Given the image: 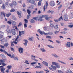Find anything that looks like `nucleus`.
<instances>
[{
  "label": "nucleus",
  "mask_w": 73,
  "mask_h": 73,
  "mask_svg": "<svg viewBox=\"0 0 73 73\" xmlns=\"http://www.w3.org/2000/svg\"><path fill=\"white\" fill-rule=\"evenodd\" d=\"M31 10L27 9V13H28V15H30L31 14Z\"/></svg>",
  "instance_id": "c9c22d12"
},
{
  "label": "nucleus",
  "mask_w": 73,
  "mask_h": 73,
  "mask_svg": "<svg viewBox=\"0 0 73 73\" xmlns=\"http://www.w3.org/2000/svg\"><path fill=\"white\" fill-rule=\"evenodd\" d=\"M35 69H38V68L39 69H41V67L40 66H37L35 67Z\"/></svg>",
  "instance_id": "79ce46f5"
},
{
  "label": "nucleus",
  "mask_w": 73,
  "mask_h": 73,
  "mask_svg": "<svg viewBox=\"0 0 73 73\" xmlns=\"http://www.w3.org/2000/svg\"><path fill=\"white\" fill-rule=\"evenodd\" d=\"M33 6L31 5L29 6L28 7V8L29 9H33Z\"/></svg>",
  "instance_id": "c85d7f7f"
},
{
  "label": "nucleus",
  "mask_w": 73,
  "mask_h": 73,
  "mask_svg": "<svg viewBox=\"0 0 73 73\" xmlns=\"http://www.w3.org/2000/svg\"><path fill=\"white\" fill-rule=\"evenodd\" d=\"M25 64H27L28 65H29V63H28V60H26L25 62Z\"/></svg>",
  "instance_id": "4d7b16f0"
},
{
  "label": "nucleus",
  "mask_w": 73,
  "mask_h": 73,
  "mask_svg": "<svg viewBox=\"0 0 73 73\" xmlns=\"http://www.w3.org/2000/svg\"><path fill=\"white\" fill-rule=\"evenodd\" d=\"M30 22L31 23H35V21L33 19H31L30 20Z\"/></svg>",
  "instance_id": "412c9836"
},
{
  "label": "nucleus",
  "mask_w": 73,
  "mask_h": 73,
  "mask_svg": "<svg viewBox=\"0 0 73 73\" xmlns=\"http://www.w3.org/2000/svg\"><path fill=\"white\" fill-rule=\"evenodd\" d=\"M24 21H25V23L27 24L28 23V20L26 19H24Z\"/></svg>",
  "instance_id": "c03bdc74"
},
{
  "label": "nucleus",
  "mask_w": 73,
  "mask_h": 73,
  "mask_svg": "<svg viewBox=\"0 0 73 73\" xmlns=\"http://www.w3.org/2000/svg\"><path fill=\"white\" fill-rule=\"evenodd\" d=\"M0 46L1 48L3 49H4V46H2V45H0Z\"/></svg>",
  "instance_id": "0e129e2a"
},
{
  "label": "nucleus",
  "mask_w": 73,
  "mask_h": 73,
  "mask_svg": "<svg viewBox=\"0 0 73 73\" xmlns=\"http://www.w3.org/2000/svg\"><path fill=\"white\" fill-rule=\"evenodd\" d=\"M0 56L2 57V58H6V56H5V55L4 54H1L0 55Z\"/></svg>",
  "instance_id": "4be33fe9"
},
{
  "label": "nucleus",
  "mask_w": 73,
  "mask_h": 73,
  "mask_svg": "<svg viewBox=\"0 0 73 73\" xmlns=\"http://www.w3.org/2000/svg\"><path fill=\"white\" fill-rule=\"evenodd\" d=\"M4 35V33L1 32V31H0V35L2 36H3V35Z\"/></svg>",
  "instance_id": "49530a36"
},
{
  "label": "nucleus",
  "mask_w": 73,
  "mask_h": 73,
  "mask_svg": "<svg viewBox=\"0 0 73 73\" xmlns=\"http://www.w3.org/2000/svg\"><path fill=\"white\" fill-rule=\"evenodd\" d=\"M24 27L25 28H27V24L25 23L24 24Z\"/></svg>",
  "instance_id": "338daca9"
},
{
  "label": "nucleus",
  "mask_w": 73,
  "mask_h": 73,
  "mask_svg": "<svg viewBox=\"0 0 73 73\" xmlns=\"http://www.w3.org/2000/svg\"><path fill=\"white\" fill-rule=\"evenodd\" d=\"M11 15V14L10 13L6 15V17H9Z\"/></svg>",
  "instance_id": "b1692460"
},
{
  "label": "nucleus",
  "mask_w": 73,
  "mask_h": 73,
  "mask_svg": "<svg viewBox=\"0 0 73 73\" xmlns=\"http://www.w3.org/2000/svg\"><path fill=\"white\" fill-rule=\"evenodd\" d=\"M47 46H48V47H49L50 48H54V47H53L52 45H48Z\"/></svg>",
  "instance_id": "603ef678"
},
{
  "label": "nucleus",
  "mask_w": 73,
  "mask_h": 73,
  "mask_svg": "<svg viewBox=\"0 0 73 73\" xmlns=\"http://www.w3.org/2000/svg\"><path fill=\"white\" fill-rule=\"evenodd\" d=\"M42 63L44 65H45V66H48V63L46 61H43L42 62Z\"/></svg>",
  "instance_id": "f8f14e48"
},
{
  "label": "nucleus",
  "mask_w": 73,
  "mask_h": 73,
  "mask_svg": "<svg viewBox=\"0 0 73 73\" xmlns=\"http://www.w3.org/2000/svg\"><path fill=\"white\" fill-rule=\"evenodd\" d=\"M29 41H33L34 40V38L33 37L29 38Z\"/></svg>",
  "instance_id": "2f4dec72"
},
{
  "label": "nucleus",
  "mask_w": 73,
  "mask_h": 73,
  "mask_svg": "<svg viewBox=\"0 0 73 73\" xmlns=\"http://www.w3.org/2000/svg\"><path fill=\"white\" fill-rule=\"evenodd\" d=\"M7 23L8 24H9L10 25H11V22L9 21H7Z\"/></svg>",
  "instance_id": "e2e57ef3"
},
{
  "label": "nucleus",
  "mask_w": 73,
  "mask_h": 73,
  "mask_svg": "<svg viewBox=\"0 0 73 73\" xmlns=\"http://www.w3.org/2000/svg\"><path fill=\"white\" fill-rule=\"evenodd\" d=\"M1 27L2 28H4V27H5V25H1Z\"/></svg>",
  "instance_id": "680f3d73"
},
{
  "label": "nucleus",
  "mask_w": 73,
  "mask_h": 73,
  "mask_svg": "<svg viewBox=\"0 0 73 73\" xmlns=\"http://www.w3.org/2000/svg\"><path fill=\"white\" fill-rule=\"evenodd\" d=\"M0 70L1 72H4V71L5 70V68H1L0 69Z\"/></svg>",
  "instance_id": "bb28decb"
},
{
  "label": "nucleus",
  "mask_w": 73,
  "mask_h": 73,
  "mask_svg": "<svg viewBox=\"0 0 73 73\" xmlns=\"http://www.w3.org/2000/svg\"><path fill=\"white\" fill-rule=\"evenodd\" d=\"M58 61H59V62H60L62 63V64H64V65H66V63L64 62H63L62 61H60V60H58Z\"/></svg>",
  "instance_id": "a18cd8bd"
},
{
  "label": "nucleus",
  "mask_w": 73,
  "mask_h": 73,
  "mask_svg": "<svg viewBox=\"0 0 73 73\" xmlns=\"http://www.w3.org/2000/svg\"><path fill=\"white\" fill-rule=\"evenodd\" d=\"M70 42H68L67 43V44L66 45V47H67V48H70Z\"/></svg>",
  "instance_id": "9b49d317"
},
{
  "label": "nucleus",
  "mask_w": 73,
  "mask_h": 73,
  "mask_svg": "<svg viewBox=\"0 0 73 73\" xmlns=\"http://www.w3.org/2000/svg\"><path fill=\"white\" fill-rule=\"evenodd\" d=\"M53 33L52 32H49L48 33V34L52 35H53Z\"/></svg>",
  "instance_id": "864d4df0"
},
{
  "label": "nucleus",
  "mask_w": 73,
  "mask_h": 73,
  "mask_svg": "<svg viewBox=\"0 0 73 73\" xmlns=\"http://www.w3.org/2000/svg\"><path fill=\"white\" fill-rule=\"evenodd\" d=\"M7 68L9 70L11 69L12 68V66L8 65L7 66Z\"/></svg>",
  "instance_id": "cd10ccee"
},
{
  "label": "nucleus",
  "mask_w": 73,
  "mask_h": 73,
  "mask_svg": "<svg viewBox=\"0 0 73 73\" xmlns=\"http://www.w3.org/2000/svg\"><path fill=\"white\" fill-rule=\"evenodd\" d=\"M52 56L55 57V58H59V56H57V55H56V54H52Z\"/></svg>",
  "instance_id": "dca6fc26"
},
{
  "label": "nucleus",
  "mask_w": 73,
  "mask_h": 73,
  "mask_svg": "<svg viewBox=\"0 0 73 73\" xmlns=\"http://www.w3.org/2000/svg\"><path fill=\"white\" fill-rule=\"evenodd\" d=\"M54 28L56 29H58V25L56 23L54 24Z\"/></svg>",
  "instance_id": "ddd939ff"
},
{
  "label": "nucleus",
  "mask_w": 73,
  "mask_h": 73,
  "mask_svg": "<svg viewBox=\"0 0 73 73\" xmlns=\"http://www.w3.org/2000/svg\"><path fill=\"white\" fill-rule=\"evenodd\" d=\"M44 19H42V18H41V16L39 17V19H38V21H43Z\"/></svg>",
  "instance_id": "6ab92c4d"
},
{
  "label": "nucleus",
  "mask_w": 73,
  "mask_h": 73,
  "mask_svg": "<svg viewBox=\"0 0 73 73\" xmlns=\"http://www.w3.org/2000/svg\"><path fill=\"white\" fill-rule=\"evenodd\" d=\"M0 52H3V53H5V54H8V53L4 50H3V49H2V48H1L0 49Z\"/></svg>",
  "instance_id": "423d86ee"
},
{
  "label": "nucleus",
  "mask_w": 73,
  "mask_h": 73,
  "mask_svg": "<svg viewBox=\"0 0 73 73\" xmlns=\"http://www.w3.org/2000/svg\"><path fill=\"white\" fill-rule=\"evenodd\" d=\"M68 15L66 14H65L64 16V19L65 21H68L69 20L68 19Z\"/></svg>",
  "instance_id": "20e7f679"
},
{
  "label": "nucleus",
  "mask_w": 73,
  "mask_h": 73,
  "mask_svg": "<svg viewBox=\"0 0 73 73\" xmlns=\"http://www.w3.org/2000/svg\"><path fill=\"white\" fill-rule=\"evenodd\" d=\"M11 46H15V45H14V44H13V42H11Z\"/></svg>",
  "instance_id": "de8ad7c7"
},
{
  "label": "nucleus",
  "mask_w": 73,
  "mask_h": 73,
  "mask_svg": "<svg viewBox=\"0 0 73 73\" xmlns=\"http://www.w3.org/2000/svg\"><path fill=\"white\" fill-rule=\"evenodd\" d=\"M14 60H16V61H18V60H19V59H18V57L17 56L16 57H15L14 58Z\"/></svg>",
  "instance_id": "a19ab883"
},
{
  "label": "nucleus",
  "mask_w": 73,
  "mask_h": 73,
  "mask_svg": "<svg viewBox=\"0 0 73 73\" xmlns=\"http://www.w3.org/2000/svg\"><path fill=\"white\" fill-rule=\"evenodd\" d=\"M11 33L13 35H15L16 33V31L15 29H12L11 31Z\"/></svg>",
  "instance_id": "f03ea898"
},
{
  "label": "nucleus",
  "mask_w": 73,
  "mask_h": 73,
  "mask_svg": "<svg viewBox=\"0 0 73 73\" xmlns=\"http://www.w3.org/2000/svg\"><path fill=\"white\" fill-rule=\"evenodd\" d=\"M62 5H60V6L58 8V10H60V9L62 7Z\"/></svg>",
  "instance_id": "3c124183"
},
{
  "label": "nucleus",
  "mask_w": 73,
  "mask_h": 73,
  "mask_svg": "<svg viewBox=\"0 0 73 73\" xmlns=\"http://www.w3.org/2000/svg\"><path fill=\"white\" fill-rule=\"evenodd\" d=\"M63 20V18L62 17V16H61L58 19V21H60L61 20Z\"/></svg>",
  "instance_id": "8fccbe9b"
},
{
  "label": "nucleus",
  "mask_w": 73,
  "mask_h": 73,
  "mask_svg": "<svg viewBox=\"0 0 73 73\" xmlns=\"http://www.w3.org/2000/svg\"><path fill=\"white\" fill-rule=\"evenodd\" d=\"M58 72L59 73H63V72L61 70H58Z\"/></svg>",
  "instance_id": "052dcab7"
},
{
  "label": "nucleus",
  "mask_w": 73,
  "mask_h": 73,
  "mask_svg": "<svg viewBox=\"0 0 73 73\" xmlns=\"http://www.w3.org/2000/svg\"><path fill=\"white\" fill-rule=\"evenodd\" d=\"M51 66L53 69L54 70H56V66L51 65Z\"/></svg>",
  "instance_id": "5701e85b"
},
{
  "label": "nucleus",
  "mask_w": 73,
  "mask_h": 73,
  "mask_svg": "<svg viewBox=\"0 0 73 73\" xmlns=\"http://www.w3.org/2000/svg\"><path fill=\"white\" fill-rule=\"evenodd\" d=\"M50 5L52 7H53L55 5V3H54V2L53 1H51L50 3Z\"/></svg>",
  "instance_id": "9d476101"
},
{
  "label": "nucleus",
  "mask_w": 73,
  "mask_h": 73,
  "mask_svg": "<svg viewBox=\"0 0 73 73\" xmlns=\"http://www.w3.org/2000/svg\"><path fill=\"white\" fill-rule=\"evenodd\" d=\"M15 11V9L12 8L11 10L10 11V12H14Z\"/></svg>",
  "instance_id": "c756f323"
},
{
  "label": "nucleus",
  "mask_w": 73,
  "mask_h": 73,
  "mask_svg": "<svg viewBox=\"0 0 73 73\" xmlns=\"http://www.w3.org/2000/svg\"><path fill=\"white\" fill-rule=\"evenodd\" d=\"M9 45V44H8V43H6L4 44V46L5 47H7Z\"/></svg>",
  "instance_id": "a878e982"
},
{
  "label": "nucleus",
  "mask_w": 73,
  "mask_h": 73,
  "mask_svg": "<svg viewBox=\"0 0 73 73\" xmlns=\"http://www.w3.org/2000/svg\"><path fill=\"white\" fill-rule=\"evenodd\" d=\"M40 50L42 52H45L46 51L45 50L44 48H40Z\"/></svg>",
  "instance_id": "ea45409f"
},
{
  "label": "nucleus",
  "mask_w": 73,
  "mask_h": 73,
  "mask_svg": "<svg viewBox=\"0 0 73 73\" xmlns=\"http://www.w3.org/2000/svg\"><path fill=\"white\" fill-rule=\"evenodd\" d=\"M66 73H73V72L72 71L67 70L66 72Z\"/></svg>",
  "instance_id": "72a5a7b5"
},
{
  "label": "nucleus",
  "mask_w": 73,
  "mask_h": 73,
  "mask_svg": "<svg viewBox=\"0 0 73 73\" xmlns=\"http://www.w3.org/2000/svg\"><path fill=\"white\" fill-rule=\"evenodd\" d=\"M1 15H3V16H4V17H5V13L3 12H1Z\"/></svg>",
  "instance_id": "473e14b6"
},
{
  "label": "nucleus",
  "mask_w": 73,
  "mask_h": 73,
  "mask_svg": "<svg viewBox=\"0 0 73 73\" xmlns=\"http://www.w3.org/2000/svg\"><path fill=\"white\" fill-rule=\"evenodd\" d=\"M24 50H23V48L21 47H20L19 48L18 51L20 53H21H21H23V51Z\"/></svg>",
  "instance_id": "7ed1b4c3"
},
{
  "label": "nucleus",
  "mask_w": 73,
  "mask_h": 73,
  "mask_svg": "<svg viewBox=\"0 0 73 73\" xmlns=\"http://www.w3.org/2000/svg\"><path fill=\"white\" fill-rule=\"evenodd\" d=\"M69 28H73V25H69Z\"/></svg>",
  "instance_id": "bf43d9fd"
},
{
  "label": "nucleus",
  "mask_w": 73,
  "mask_h": 73,
  "mask_svg": "<svg viewBox=\"0 0 73 73\" xmlns=\"http://www.w3.org/2000/svg\"><path fill=\"white\" fill-rule=\"evenodd\" d=\"M13 5H15V6H16V5H17V3L16 2V1H13Z\"/></svg>",
  "instance_id": "7c9ffc66"
},
{
  "label": "nucleus",
  "mask_w": 73,
  "mask_h": 73,
  "mask_svg": "<svg viewBox=\"0 0 73 73\" xmlns=\"http://www.w3.org/2000/svg\"><path fill=\"white\" fill-rule=\"evenodd\" d=\"M58 64H56V69H57H57H59V68H60V65L58 63Z\"/></svg>",
  "instance_id": "a211bd4d"
},
{
  "label": "nucleus",
  "mask_w": 73,
  "mask_h": 73,
  "mask_svg": "<svg viewBox=\"0 0 73 73\" xmlns=\"http://www.w3.org/2000/svg\"><path fill=\"white\" fill-rule=\"evenodd\" d=\"M7 54V56H9V57L11 58H14L15 57L14 54H13L12 55V56L10 54Z\"/></svg>",
  "instance_id": "2eb2a0df"
},
{
  "label": "nucleus",
  "mask_w": 73,
  "mask_h": 73,
  "mask_svg": "<svg viewBox=\"0 0 73 73\" xmlns=\"http://www.w3.org/2000/svg\"><path fill=\"white\" fill-rule=\"evenodd\" d=\"M12 25H16V22L14 21H12Z\"/></svg>",
  "instance_id": "37998d69"
},
{
  "label": "nucleus",
  "mask_w": 73,
  "mask_h": 73,
  "mask_svg": "<svg viewBox=\"0 0 73 73\" xmlns=\"http://www.w3.org/2000/svg\"><path fill=\"white\" fill-rule=\"evenodd\" d=\"M27 1H29V3H31L32 4H34L35 6L37 5V4L35 3V0H27Z\"/></svg>",
  "instance_id": "f257e3e1"
},
{
  "label": "nucleus",
  "mask_w": 73,
  "mask_h": 73,
  "mask_svg": "<svg viewBox=\"0 0 73 73\" xmlns=\"http://www.w3.org/2000/svg\"><path fill=\"white\" fill-rule=\"evenodd\" d=\"M48 15H43L42 16H40V18H44V17H47L48 16Z\"/></svg>",
  "instance_id": "f3484780"
},
{
  "label": "nucleus",
  "mask_w": 73,
  "mask_h": 73,
  "mask_svg": "<svg viewBox=\"0 0 73 73\" xmlns=\"http://www.w3.org/2000/svg\"><path fill=\"white\" fill-rule=\"evenodd\" d=\"M31 65H32V66H34V64H37L36 62H32L31 63Z\"/></svg>",
  "instance_id": "4c0bfd02"
},
{
  "label": "nucleus",
  "mask_w": 73,
  "mask_h": 73,
  "mask_svg": "<svg viewBox=\"0 0 73 73\" xmlns=\"http://www.w3.org/2000/svg\"><path fill=\"white\" fill-rule=\"evenodd\" d=\"M0 62H2V64L3 65V66H5V65H6V64H5V63H4V62H5V61H4V60H3L2 59H0Z\"/></svg>",
  "instance_id": "39448f33"
},
{
  "label": "nucleus",
  "mask_w": 73,
  "mask_h": 73,
  "mask_svg": "<svg viewBox=\"0 0 73 73\" xmlns=\"http://www.w3.org/2000/svg\"><path fill=\"white\" fill-rule=\"evenodd\" d=\"M5 8V5L4 4H3V5L2 6V8L3 9H4Z\"/></svg>",
  "instance_id": "e433bc0d"
},
{
  "label": "nucleus",
  "mask_w": 73,
  "mask_h": 73,
  "mask_svg": "<svg viewBox=\"0 0 73 73\" xmlns=\"http://www.w3.org/2000/svg\"><path fill=\"white\" fill-rule=\"evenodd\" d=\"M50 25L51 28H53V27H54V24L53 25L52 23H50Z\"/></svg>",
  "instance_id": "393cba45"
},
{
  "label": "nucleus",
  "mask_w": 73,
  "mask_h": 73,
  "mask_svg": "<svg viewBox=\"0 0 73 73\" xmlns=\"http://www.w3.org/2000/svg\"><path fill=\"white\" fill-rule=\"evenodd\" d=\"M17 13L18 15L19 18H21V14L19 12L17 11Z\"/></svg>",
  "instance_id": "4468645a"
},
{
  "label": "nucleus",
  "mask_w": 73,
  "mask_h": 73,
  "mask_svg": "<svg viewBox=\"0 0 73 73\" xmlns=\"http://www.w3.org/2000/svg\"><path fill=\"white\" fill-rule=\"evenodd\" d=\"M52 65H56L58 64V63H56L54 62H52Z\"/></svg>",
  "instance_id": "aec40b11"
},
{
  "label": "nucleus",
  "mask_w": 73,
  "mask_h": 73,
  "mask_svg": "<svg viewBox=\"0 0 73 73\" xmlns=\"http://www.w3.org/2000/svg\"><path fill=\"white\" fill-rule=\"evenodd\" d=\"M72 6H70L68 8V9H71L72 8Z\"/></svg>",
  "instance_id": "6e6d98bb"
},
{
  "label": "nucleus",
  "mask_w": 73,
  "mask_h": 73,
  "mask_svg": "<svg viewBox=\"0 0 73 73\" xmlns=\"http://www.w3.org/2000/svg\"><path fill=\"white\" fill-rule=\"evenodd\" d=\"M49 19H50V17H47L45 18V19L46 20H49Z\"/></svg>",
  "instance_id": "69168bd1"
},
{
  "label": "nucleus",
  "mask_w": 73,
  "mask_h": 73,
  "mask_svg": "<svg viewBox=\"0 0 73 73\" xmlns=\"http://www.w3.org/2000/svg\"><path fill=\"white\" fill-rule=\"evenodd\" d=\"M59 32V31H56L55 32V33L56 35L58 34Z\"/></svg>",
  "instance_id": "5fc2aeb1"
},
{
  "label": "nucleus",
  "mask_w": 73,
  "mask_h": 73,
  "mask_svg": "<svg viewBox=\"0 0 73 73\" xmlns=\"http://www.w3.org/2000/svg\"><path fill=\"white\" fill-rule=\"evenodd\" d=\"M22 24H22V23L21 22H20L18 25V27H20V26H21Z\"/></svg>",
  "instance_id": "09e8293b"
},
{
  "label": "nucleus",
  "mask_w": 73,
  "mask_h": 73,
  "mask_svg": "<svg viewBox=\"0 0 73 73\" xmlns=\"http://www.w3.org/2000/svg\"><path fill=\"white\" fill-rule=\"evenodd\" d=\"M33 19H34V20H36V21H37V20H38V17H33Z\"/></svg>",
  "instance_id": "f704fd0d"
},
{
  "label": "nucleus",
  "mask_w": 73,
  "mask_h": 73,
  "mask_svg": "<svg viewBox=\"0 0 73 73\" xmlns=\"http://www.w3.org/2000/svg\"><path fill=\"white\" fill-rule=\"evenodd\" d=\"M25 33V32L23 31H19V37H20L21 36V33L22 34H24Z\"/></svg>",
  "instance_id": "0eeeda50"
},
{
  "label": "nucleus",
  "mask_w": 73,
  "mask_h": 73,
  "mask_svg": "<svg viewBox=\"0 0 73 73\" xmlns=\"http://www.w3.org/2000/svg\"><path fill=\"white\" fill-rule=\"evenodd\" d=\"M14 27H15V29L17 31H19V29L17 28V26H15Z\"/></svg>",
  "instance_id": "13d9d810"
},
{
  "label": "nucleus",
  "mask_w": 73,
  "mask_h": 73,
  "mask_svg": "<svg viewBox=\"0 0 73 73\" xmlns=\"http://www.w3.org/2000/svg\"><path fill=\"white\" fill-rule=\"evenodd\" d=\"M73 17V13H71V16L70 17V19H72Z\"/></svg>",
  "instance_id": "774afa93"
},
{
  "label": "nucleus",
  "mask_w": 73,
  "mask_h": 73,
  "mask_svg": "<svg viewBox=\"0 0 73 73\" xmlns=\"http://www.w3.org/2000/svg\"><path fill=\"white\" fill-rule=\"evenodd\" d=\"M19 39V35H18L17 38H16V39L15 40V41H13V42L15 44H17V42H16V41L17 40Z\"/></svg>",
  "instance_id": "6e6552de"
},
{
  "label": "nucleus",
  "mask_w": 73,
  "mask_h": 73,
  "mask_svg": "<svg viewBox=\"0 0 73 73\" xmlns=\"http://www.w3.org/2000/svg\"><path fill=\"white\" fill-rule=\"evenodd\" d=\"M23 41H24V42H25V43H23L24 45H25V46H27V45L28 44H27V43H28V41L27 40H24Z\"/></svg>",
  "instance_id": "1a4fd4ad"
},
{
  "label": "nucleus",
  "mask_w": 73,
  "mask_h": 73,
  "mask_svg": "<svg viewBox=\"0 0 73 73\" xmlns=\"http://www.w3.org/2000/svg\"><path fill=\"white\" fill-rule=\"evenodd\" d=\"M3 40H4V38L1 36L0 37V41H3Z\"/></svg>",
  "instance_id": "58836bf2"
}]
</instances>
